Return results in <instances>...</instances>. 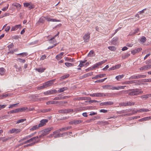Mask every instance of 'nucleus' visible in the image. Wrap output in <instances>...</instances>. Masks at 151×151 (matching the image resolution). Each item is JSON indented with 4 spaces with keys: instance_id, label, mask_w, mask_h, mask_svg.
<instances>
[{
    "instance_id": "obj_1",
    "label": "nucleus",
    "mask_w": 151,
    "mask_h": 151,
    "mask_svg": "<svg viewBox=\"0 0 151 151\" xmlns=\"http://www.w3.org/2000/svg\"><path fill=\"white\" fill-rule=\"evenodd\" d=\"M66 134L67 135L68 134V133L67 132L63 134H60V132L58 131L57 132V130H56L53 132L52 134H50L49 136V137H54L55 138L59 137H63L64 135Z\"/></svg>"
},
{
    "instance_id": "obj_2",
    "label": "nucleus",
    "mask_w": 151,
    "mask_h": 151,
    "mask_svg": "<svg viewBox=\"0 0 151 151\" xmlns=\"http://www.w3.org/2000/svg\"><path fill=\"white\" fill-rule=\"evenodd\" d=\"M141 89L139 88L132 89L130 90L131 91L129 93V95L130 96L137 95L143 93V91H141Z\"/></svg>"
},
{
    "instance_id": "obj_3",
    "label": "nucleus",
    "mask_w": 151,
    "mask_h": 151,
    "mask_svg": "<svg viewBox=\"0 0 151 151\" xmlns=\"http://www.w3.org/2000/svg\"><path fill=\"white\" fill-rule=\"evenodd\" d=\"M49 44H52V45L48 47V49H50L56 45V40L54 39V37H52L50 39L49 41Z\"/></svg>"
},
{
    "instance_id": "obj_4",
    "label": "nucleus",
    "mask_w": 151,
    "mask_h": 151,
    "mask_svg": "<svg viewBox=\"0 0 151 151\" xmlns=\"http://www.w3.org/2000/svg\"><path fill=\"white\" fill-rule=\"evenodd\" d=\"M40 134L38 136L39 139L44 137L47 134V129H45L40 132Z\"/></svg>"
},
{
    "instance_id": "obj_5",
    "label": "nucleus",
    "mask_w": 151,
    "mask_h": 151,
    "mask_svg": "<svg viewBox=\"0 0 151 151\" xmlns=\"http://www.w3.org/2000/svg\"><path fill=\"white\" fill-rule=\"evenodd\" d=\"M107 61V60H104L102 61L101 62H99L98 63H97L95 64H94L92 67V69H94L95 68H97L99 66H100L103 64L105 63Z\"/></svg>"
},
{
    "instance_id": "obj_6",
    "label": "nucleus",
    "mask_w": 151,
    "mask_h": 151,
    "mask_svg": "<svg viewBox=\"0 0 151 151\" xmlns=\"http://www.w3.org/2000/svg\"><path fill=\"white\" fill-rule=\"evenodd\" d=\"M102 88L104 89L115 90V87L110 85H107L102 86Z\"/></svg>"
},
{
    "instance_id": "obj_7",
    "label": "nucleus",
    "mask_w": 151,
    "mask_h": 151,
    "mask_svg": "<svg viewBox=\"0 0 151 151\" xmlns=\"http://www.w3.org/2000/svg\"><path fill=\"white\" fill-rule=\"evenodd\" d=\"M90 38V33H87L86 34L83 36V38L85 42H88Z\"/></svg>"
},
{
    "instance_id": "obj_8",
    "label": "nucleus",
    "mask_w": 151,
    "mask_h": 151,
    "mask_svg": "<svg viewBox=\"0 0 151 151\" xmlns=\"http://www.w3.org/2000/svg\"><path fill=\"white\" fill-rule=\"evenodd\" d=\"M21 131V130L20 129L13 128L10 130V132L12 134L15 133V134H17L19 133Z\"/></svg>"
},
{
    "instance_id": "obj_9",
    "label": "nucleus",
    "mask_w": 151,
    "mask_h": 151,
    "mask_svg": "<svg viewBox=\"0 0 151 151\" xmlns=\"http://www.w3.org/2000/svg\"><path fill=\"white\" fill-rule=\"evenodd\" d=\"M46 19V18L45 17H41L40 18L38 21L37 22V24L38 25H39L40 24H42L43 23L45 20Z\"/></svg>"
},
{
    "instance_id": "obj_10",
    "label": "nucleus",
    "mask_w": 151,
    "mask_h": 151,
    "mask_svg": "<svg viewBox=\"0 0 151 151\" xmlns=\"http://www.w3.org/2000/svg\"><path fill=\"white\" fill-rule=\"evenodd\" d=\"M142 50V49L141 47H139L134 50H133L131 51V52L133 55H135L137 53H138L139 52L141 51Z\"/></svg>"
},
{
    "instance_id": "obj_11",
    "label": "nucleus",
    "mask_w": 151,
    "mask_h": 151,
    "mask_svg": "<svg viewBox=\"0 0 151 151\" xmlns=\"http://www.w3.org/2000/svg\"><path fill=\"white\" fill-rule=\"evenodd\" d=\"M114 103L112 101H107L104 102H101L100 104V106H108L113 105Z\"/></svg>"
},
{
    "instance_id": "obj_12",
    "label": "nucleus",
    "mask_w": 151,
    "mask_h": 151,
    "mask_svg": "<svg viewBox=\"0 0 151 151\" xmlns=\"http://www.w3.org/2000/svg\"><path fill=\"white\" fill-rule=\"evenodd\" d=\"M150 68H151V64H148L141 67L139 68V70H143Z\"/></svg>"
},
{
    "instance_id": "obj_13",
    "label": "nucleus",
    "mask_w": 151,
    "mask_h": 151,
    "mask_svg": "<svg viewBox=\"0 0 151 151\" xmlns=\"http://www.w3.org/2000/svg\"><path fill=\"white\" fill-rule=\"evenodd\" d=\"M40 123L38 125L39 127H41L46 124V123L47 122V119H42L40 121Z\"/></svg>"
},
{
    "instance_id": "obj_14",
    "label": "nucleus",
    "mask_w": 151,
    "mask_h": 151,
    "mask_svg": "<svg viewBox=\"0 0 151 151\" xmlns=\"http://www.w3.org/2000/svg\"><path fill=\"white\" fill-rule=\"evenodd\" d=\"M137 80H132L130 81H125L123 82H122V84L123 85H127L129 84H132L134 83H135L137 82Z\"/></svg>"
},
{
    "instance_id": "obj_15",
    "label": "nucleus",
    "mask_w": 151,
    "mask_h": 151,
    "mask_svg": "<svg viewBox=\"0 0 151 151\" xmlns=\"http://www.w3.org/2000/svg\"><path fill=\"white\" fill-rule=\"evenodd\" d=\"M134 110L133 109H126L125 110H123L122 111H118L117 112V113L121 114L124 113L126 112H128L131 111H133Z\"/></svg>"
},
{
    "instance_id": "obj_16",
    "label": "nucleus",
    "mask_w": 151,
    "mask_h": 151,
    "mask_svg": "<svg viewBox=\"0 0 151 151\" xmlns=\"http://www.w3.org/2000/svg\"><path fill=\"white\" fill-rule=\"evenodd\" d=\"M31 142H38L40 140V139H39V137L38 136L32 137L30 139Z\"/></svg>"
},
{
    "instance_id": "obj_17",
    "label": "nucleus",
    "mask_w": 151,
    "mask_h": 151,
    "mask_svg": "<svg viewBox=\"0 0 151 151\" xmlns=\"http://www.w3.org/2000/svg\"><path fill=\"white\" fill-rule=\"evenodd\" d=\"M47 87V81L44 83L41 86L37 87V89L38 90L43 89Z\"/></svg>"
},
{
    "instance_id": "obj_18",
    "label": "nucleus",
    "mask_w": 151,
    "mask_h": 151,
    "mask_svg": "<svg viewBox=\"0 0 151 151\" xmlns=\"http://www.w3.org/2000/svg\"><path fill=\"white\" fill-rule=\"evenodd\" d=\"M22 27L21 24L17 25L14 26L12 27L11 29V31H15L17 29L19 28H21Z\"/></svg>"
},
{
    "instance_id": "obj_19",
    "label": "nucleus",
    "mask_w": 151,
    "mask_h": 151,
    "mask_svg": "<svg viewBox=\"0 0 151 151\" xmlns=\"http://www.w3.org/2000/svg\"><path fill=\"white\" fill-rule=\"evenodd\" d=\"M46 68H36L35 70L39 73H42L43 72Z\"/></svg>"
},
{
    "instance_id": "obj_20",
    "label": "nucleus",
    "mask_w": 151,
    "mask_h": 151,
    "mask_svg": "<svg viewBox=\"0 0 151 151\" xmlns=\"http://www.w3.org/2000/svg\"><path fill=\"white\" fill-rule=\"evenodd\" d=\"M105 75L104 74H102L99 75H97L96 76L92 78V79H97L98 78H101L104 76Z\"/></svg>"
},
{
    "instance_id": "obj_21",
    "label": "nucleus",
    "mask_w": 151,
    "mask_h": 151,
    "mask_svg": "<svg viewBox=\"0 0 151 151\" xmlns=\"http://www.w3.org/2000/svg\"><path fill=\"white\" fill-rule=\"evenodd\" d=\"M64 54V53L63 52H61L59 54L57 55L56 56V58L58 60L61 59L62 58V56Z\"/></svg>"
},
{
    "instance_id": "obj_22",
    "label": "nucleus",
    "mask_w": 151,
    "mask_h": 151,
    "mask_svg": "<svg viewBox=\"0 0 151 151\" xmlns=\"http://www.w3.org/2000/svg\"><path fill=\"white\" fill-rule=\"evenodd\" d=\"M19 110L18 109V108L14 110H12L10 111H8V114H13V113H17L18 112H19Z\"/></svg>"
},
{
    "instance_id": "obj_23",
    "label": "nucleus",
    "mask_w": 151,
    "mask_h": 151,
    "mask_svg": "<svg viewBox=\"0 0 151 151\" xmlns=\"http://www.w3.org/2000/svg\"><path fill=\"white\" fill-rule=\"evenodd\" d=\"M87 99L86 97H80L75 98L74 99V100H86Z\"/></svg>"
},
{
    "instance_id": "obj_24",
    "label": "nucleus",
    "mask_w": 151,
    "mask_h": 151,
    "mask_svg": "<svg viewBox=\"0 0 151 151\" xmlns=\"http://www.w3.org/2000/svg\"><path fill=\"white\" fill-rule=\"evenodd\" d=\"M96 97H103L106 96V95L104 93H96Z\"/></svg>"
},
{
    "instance_id": "obj_25",
    "label": "nucleus",
    "mask_w": 151,
    "mask_h": 151,
    "mask_svg": "<svg viewBox=\"0 0 151 151\" xmlns=\"http://www.w3.org/2000/svg\"><path fill=\"white\" fill-rule=\"evenodd\" d=\"M68 89V88L67 87H64L61 88H60L57 91L59 93H61L62 92H63L64 91H65L67 90Z\"/></svg>"
},
{
    "instance_id": "obj_26",
    "label": "nucleus",
    "mask_w": 151,
    "mask_h": 151,
    "mask_svg": "<svg viewBox=\"0 0 151 151\" xmlns=\"http://www.w3.org/2000/svg\"><path fill=\"white\" fill-rule=\"evenodd\" d=\"M65 61L70 62H73L74 61V58H71L68 57H65Z\"/></svg>"
},
{
    "instance_id": "obj_27",
    "label": "nucleus",
    "mask_w": 151,
    "mask_h": 151,
    "mask_svg": "<svg viewBox=\"0 0 151 151\" xmlns=\"http://www.w3.org/2000/svg\"><path fill=\"white\" fill-rule=\"evenodd\" d=\"M65 99V97H62V96H58L57 97H55L54 99L53 100H62Z\"/></svg>"
},
{
    "instance_id": "obj_28",
    "label": "nucleus",
    "mask_w": 151,
    "mask_h": 151,
    "mask_svg": "<svg viewBox=\"0 0 151 151\" xmlns=\"http://www.w3.org/2000/svg\"><path fill=\"white\" fill-rule=\"evenodd\" d=\"M32 137V135H28L27 136H26L24 137V138H23L19 140V142H22L23 141L31 137Z\"/></svg>"
},
{
    "instance_id": "obj_29",
    "label": "nucleus",
    "mask_w": 151,
    "mask_h": 151,
    "mask_svg": "<svg viewBox=\"0 0 151 151\" xmlns=\"http://www.w3.org/2000/svg\"><path fill=\"white\" fill-rule=\"evenodd\" d=\"M39 128V126L37 125H36L33 126L32 128H30V130L31 131H34L38 129Z\"/></svg>"
},
{
    "instance_id": "obj_30",
    "label": "nucleus",
    "mask_w": 151,
    "mask_h": 151,
    "mask_svg": "<svg viewBox=\"0 0 151 151\" xmlns=\"http://www.w3.org/2000/svg\"><path fill=\"white\" fill-rule=\"evenodd\" d=\"M55 79H53L51 80L48 81V86L52 85L55 81Z\"/></svg>"
},
{
    "instance_id": "obj_31",
    "label": "nucleus",
    "mask_w": 151,
    "mask_h": 151,
    "mask_svg": "<svg viewBox=\"0 0 151 151\" xmlns=\"http://www.w3.org/2000/svg\"><path fill=\"white\" fill-rule=\"evenodd\" d=\"M28 55V53L26 52H24L17 54V55H21L22 57H25Z\"/></svg>"
},
{
    "instance_id": "obj_32",
    "label": "nucleus",
    "mask_w": 151,
    "mask_h": 151,
    "mask_svg": "<svg viewBox=\"0 0 151 151\" xmlns=\"http://www.w3.org/2000/svg\"><path fill=\"white\" fill-rule=\"evenodd\" d=\"M5 72V70L3 68H0V74L1 75H3Z\"/></svg>"
},
{
    "instance_id": "obj_33",
    "label": "nucleus",
    "mask_w": 151,
    "mask_h": 151,
    "mask_svg": "<svg viewBox=\"0 0 151 151\" xmlns=\"http://www.w3.org/2000/svg\"><path fill=\"white\" fill-rule=\"evenodd\" d=\"M124 76V75L123 74H122L121 75H119L118 76H117L115 78L117 80L119 81V80L120 79H121L123 78Z\"/></svg>"
},
{
    "instance_id": "obj_34",
    "label": "nucleus",
    "mask_w": 151,
    "mask_h": 151,
    "mask_svg": "<svg viewBox=\"0 0 151 151\" xmlns=\"http://www.w3.org/2000/svg\"><path fill=\"white\" fill-rule=\"evenodd\" d=\"M121 65L120 64H118L115 65V66L112 67V70H114L120 68L121 67Z\"/></svg>"
},
{
    "instance_id": "obj_35",
    "label": "nucleus",
    "mask_w": 151,
    "mask_h": 151,
    "mask_svg": "<svg viewBox=\"0 0 151 151\" xmlns=\"http://www.w3.org/2000/svg\"><path fill=\"white\" fill-rule=\"evenodd\" d=\"M27 109V108L26 107H23L21 108H18L19 112H22L24 111Z\"/></svg>"
},
{
    "instance_id": "obj_36",
    "label": "nucleus",
    "mask_w": 151,
    "mask_h": 151,
    "mask_svg": "<svg viewBox=\"0 0 151 151\" xmlns=\"http://www.w3.org/2000/svg\"><path fill=\"white\" fill-rule=\"evenodd\" d=\"M37 142H38V141H37V142H34L31 143H30V144H27V145H24V147H28L32 146L33 145H34Z\"/></svg>"
},
{
    "instance_id": "obj_37",
    "label": "nucleus",
    "mask_w": 151,
    "mask_h": 151,
    "mask_svg": "<svg viewBox=\"0 0 151 151\" xmlns=\"http://www.w3.org/2000/svg\"><path fill=\"white\" fill-rule=\"evenodd\" d=\"M126 86H120L118 87H115V90H119L120 89H124Z\"/></svg>"
},
{
    "instance_id": "obj_38",
    "label": "nucleus",
    "mask_w": 151,
    "mask_h": 151,
    "mask_svg": "<svg viewBox=\"0 0 151 151\" xmlns=\"http://www.w3.org/2000/svg\"><path fill=\"white\" fill-rule=\"evenodd\" d=\"M117 37L113 38L111 40V43L112 44L115 45L116 43V41L117 40Z\"/></svg>"
},
{
    "instance_id": "obj_39",
    "label": "nucleus",
    "mask_w": 151,
    "mask_h": 151,
    "mask_svg": "<svg viewBox=\"0 0 151 151\" xmlns=\"http://www.w3.org/2000/svg\"><path fill=\"white\" fill-rule=\"evenodd\" d=\"M149 97H151V94H147L143 95L141 97V98L142 99H147Z\"/></svg>"
},
{
    "instance_id": "obj_40",
    "label": "nucleus",
    "mask_w": 151,
    "mask_h": 151,
    "mask_svg": "<svg viewBox=\"0 0 151 151\" xmlns=\"http://www.w3.org/2000/svg\"><path fill=\"white\" fill-rule=\"evenodd\" d=\"M150 110L147 109H139V112L149 111Z\"/></svg>"
},
{
    "instance_id": "obj_41",
    "label": "nucleus",
    "mask_w": 151,
    "mask_h": 151,
    "mask_svg": "<svg viewBox=\"0 0 151 151\" xmlns=\"http://www.w3.org/2000/svg\"><path fill=\"white\" fill-rule=\"evenodd\" d=\"M129 80H133L137 79V76L135 75H133L130 76L129 78Z\"/></svg>"
},
{
    "instance_id": "obj_42",
    "label": "nucleus",
    "mask_w": 151,
    "mask_h": 151,
    "mask_svg": "<svg viewBox=\"0 0 151 151\" xmlns=\"http://www.w3.org/2000/svg\"><path fill=\"white\" fill-rule=\"evenodd\" d=\"M107 79L106 78H105L104 79L99 80L95 81V83H102L103 82Z\"/></svg>"
},
{
    "instance_id": "obj_43",
    "label": "nucleus",
    "mask_w": 151,
    "mask_h": 151,
    "mask_svg": "<svg viewBox=\"0 0 151 151\" xmlns=\"http://www.w3.org/2000/svg\"><path fill=\"white\" fill-rule=\"evenodd\" d=\"M83 122L81 120H74V124H79Z\"/></svg>"
},
{
    "instance_id": "obj_44",
    "label": "nucleus",
    "mask_w": 151,
    "mask_h": 151,
    "mask_svg": "<svg viewBox=\"0 0 151 151\" xmlns=\"http://www.w3.org/2000/svg\"><path fill=\"white\" fill-rule=\"evenodd\" d=\"M137 79L138 78H145L146 77V76L143 75H139L138 74L137 75Z\"/></svg>"
},
{
    "instance_id": "obj_45",
    "label": "nucleus",
    "mask_w": 151,
    "mask_h": 151,
    "mask_svg": "<svg viewBox=\"0 0 151 151\" xmlns=\"http://www.w3.org/2000/svg\"><path fill=\"white\" fill-rule=\"evenodd\" d=\"M127 106H131L134 105L135 104V102L128 101L127 102Z\"/></svg>"
},
{
    "instance_id": "obj_46",
    "label": "nucleus",
    "mask_w": 151,
    "mask_h": 151,
    "mask_svg": "<svg viewBox=\"0 0 151 151\" xmlns=\"http://www.w3.org/2000/svg\"><path fill=\"white\" fill-rule=\"evenodd\" d=\"M14 6H16L17 9H19L21 8V5L18 3H16L14 5Z\"/></svg>"
},
{
    "instance_id": "obj_47",
    "label": "nucleus",
    "mask_w": 151,
    "mask_h": 151,
    "mask_svg": "<svg viewBox=\"0 0 151 151\" xmlns=\"http://www.w3.org/2000/svg\"><path fill=\"white\" fill-rule=\"evenodd\" d=\"M130 55V54L129 53H126L124 55H123L122 56V58L123 59H125L127 58Z\"/></svg>"
},
{
    "instance_id": "obj_48",
    "label": "nucleus",
    "mask_w": 151,
    "mask_h": 151,
    "mask_svg": "<svg viewBox=\"0 0 151 151\" xmlns=\"http://www.w3.org/2000/svg\"><path fill=\"white\" fill-rule=\"evenodd\" d=\"M65 65L68 67H69L73 66L74 64L69 63H65Z\"/></svg>"
},
{
    "instance_id": "obj_49",
    "label": "nucleus",
    "mask_w": 151,
    "mask_h": 151,
    "mask_svg": "<svg viewBox=\"0 0 151 151\" xmlns=\"http://www.w3.org/2000/svg\"><path fill=\"white\" fill-rule=\"evenodd\" d=\"M57 91L55 90H52L51 91H49V92L48 91V94H52L53 93H57Z\"/></svg>"
},
{
    "instance_id": "obj_50",
    "label": "nucleus",
    "mask_w": 151,
    "mask_h": 151,
    "mask_svg": "<svg viewBox=\"0 0 151 151\" xmlns=\"http://www.w3.org/2000/svg\"><path fill=\"white\" fill-rule=\"evenodd\" d=\"M48 21H51V22H59L60 21V20H58L56 19H52L50 18H48Z\"/></svg>"
},
{
    "instance_id": "obj_51",
    "label": "nucleus",
    "mask_w": 151,
    "mask_h": 151,
    "mask_svg": "<svg viewBox=\"0 0 151 151\" xmlns=\"http://www.w3.org/2000/svg\"><path fill=\"white\" fill-rule=\"evenodd\" d=\"M69 76V74H67V75L62 76L60 78L61 80H63V79H65L66 78H68Z\"/></svg>"
},
{
    "instance_id": "obj_52",
    "label": "nucleus",
    "mask_w": 151,
    "mask_h": 151,
    "mask_svg": "<svg viewBox=\"0 0 151 151\" xmlns=\"http://www.w3.org/2000/svg\"><path fill=\"white\" fill-rule=\"evenodd\" d=\"M58 102L57 101H50L48 102V104H56L58 103Z\"/></svg>"
},
{
    "instance_id": "obj_53",
    "label": "nucleus",
    "mask_w": 151,
    "mask_h": 151,
    "mask_svg": "<svg viewBox=\"0 0 151 151\" xmlns=\"http://www.w3.org/2000/svg\"><path fill=\"white\" fill-rule=\"evenodd\" d=\"M149 120L148 117H145L143 118L140 119L139 120V121H147V120Z\"/></svg>"
},
{
    "instance_id": "obj_54",
    "label": "nucleus",
    "mask_w": 151,
    "mask_h": 151,
    "mask_svg": "<svg viewBox=\"0 0 151 151\" xmlns=\"http://www.w3.org/2000/svg\"><path fill=\"white\" fill-rule=\"evenodd\" d=\"M14 67L15 68L17 69V71L21 70L22 68L21 67H18L17 65H14Z\"/></svg>"
},
{
    "instance_id": "obj_55",
    "label": "nucleus",
    "mask_w": 151,
    "mask_h": 151,
    "mask_svg": "<svg viewBox=\"0 0 151 151\" xmlns=\"http://www.w3.org/2000/svg\"><path fill=\"white\" fill-rule=\"evenodd\" d=\"M146 40V39L145 37H142L140 40V41L142 43H144L145 42Z\"/></svg>"
},
{
    "instance_id": "obj_56",
    "label": "nucleus",
    "mask_w": 151,
    "mask_h": 151,
    "mask_svg": "<svg viewBox=\"0 0 151 151\" xmlns=\"http://www.w3.org/2000/svg\"><path fill=\"white\" fill-rule=\"evenodd\" d=\"M119 105L120 106H127V102H122L119 104Z\"/></svg>"
},
{
    "instance_id": "obj_57",
    "label": "nucleus",
    "mask_w": 151,
    "mask_h": 151,
    "mask_svg": "<svg viewBox=\"0 0 151 151\" xmlns=\"http://www.w3.org/2000/svg\"><path fill=\"white\" fill-rule=\"evenodd\" d=\"M26 120L25 119H20L19 120H18L17 121V124L19 123H20L23 122L24 121H26Z\"/></svg>"
},
{
    "instance_id": "obj_58",
    "label": "nucleus",
    "mask_w": 151,
    "mask_h": 151,
    "mask_svg": "<svg viewBox=\"0 0 151 151\" xmlns=\"http://www.w3.org/2000/svg\"><path fill=\"white\" fill-rule=\"evenodd\" d=\"M108 48L111 51H114L116 49V48L114 46H109Z\"/></svg>"
},
{
    "instance_id": "obj_59",
    "label": "nucleus",
    "mask_w": 151,
    "mask_h": 151,
    "mask_svg": "<svg viewBox=\"0 0 151 151\" xmlns=\"http://www.w3.org/2000/svg\"><path fill=\"white\" fill-rule=\"evenodd\" d=\"M59 112L61 113H68V111L67 109L61 110L59 111Z\"/></svg>"
},
{
    "instance_id": "obj_60",
    "label": "nucleus",
    "mask_w": 151,
    "mask_h": 151,
    "mask_svg": "<svg viewBox=\"0 0 151 151\" xmlns=\"http://www.w3.org/2000/svg\"><path fill=\"white\" fill-rule=\"evenodd\" d=\"M17 60L19 62L22 63H24L26 61V60L25 59H23L20 58H18Z\"/></svg>"
},
{
    "instance_id": "obj_61",
    "label": "nucleus",
    "mask_w": 151,
    "mask_h": 151,
    "mask_svg": "<svg viewBox=\"0 0 151 151\" xmlns=\"http://www.w3.org/2000/svg\"><path fill=\"white\" fill-rule=\"evenodd\" d=\"M94 53V52L93 50H91L88 54V56L90 57L93 56V55Z\"/></svg>"
},
{
    "instance_id": "obj_62",
    "label": "nucleus",
    "mask_w": 151,
    "mask_h": 151,
    "mask_svg": "<svg viewBox=\"0 0 151 151\" xmlns=\"http://www.w3.org/2000/svg\"><path fill=\"white\" fill-rule=\"evenodd\" d=\"M93 72H91L90 73H87L85 74V75L86 77H87L88 76H91L93 75Z\"/></svg>"
},
{
    "instance_id": "obj_63",
    "label": "nucleus",
    "mask_w": 151,
    "mask_h": 151,
    "mask_svg": "<svg viewBox=\"0 0 151 151\" xmlns=\"http://www.w3.org/2000/svg\"><path fill=\"white\" fill-rule=\"evenodd\" d=\"M6 106V104L0 105V110L5 108Z\"/></svg>"
},
{
    "instance_id": "obj_64",
    "label": "nucleus",
    "mask_w": 151,
    "mask_h": 151,
    "mask_svg": "<svg viewBox=\"0 0 151 151\" xmlns=\"http://www.w3.org/2000/svg\"><path fill=\"white\" fill-rule=\"evenodd\" d=\"M10 95L9 94H3L1 96L3 98H6L7 96H9Z\"/></svg>"
}]
</instances>
